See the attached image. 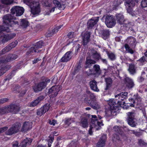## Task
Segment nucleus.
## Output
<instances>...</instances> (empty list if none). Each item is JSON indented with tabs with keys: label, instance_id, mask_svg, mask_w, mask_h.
I'll use <instances>...</instances> for the list:
<instances>
[{
	"label": "nucleus",
	"instance_id": "nucleus-9",
	"mask_svg": "<svg viewBox=\"0 0 147 147\" xmlns=\"http://www.w3.org/2000/svg\"><path fill=\"white\" fill-rule=\"evenodd\" d=\"M127 121L128 124L132 127H135L137 124L136 119L134 118L135 113L133 112L128 113Z\"/></svg>",
	"mask_w": 147,
	"mask_h": 147
},
{
	"label": "nucleus",
	"instance_id": "nucleus-44",
	"mask_svg": "<svg viewBox=\"0 0 147 147\" xmlns=\"http://www.w3.org/2000/svg\"><path fill=\"white\" fill-rule=\"evenodd\" d=\"M79 144V142L77 140H75L72 141L69 144V146L71 147H76Z\"/></svg>",
	"mask_w": 147,
	"mask_h": 147
},
{
	"label": "nucleus",
	"instance_id": "nucleus-23",
	"mask_svg": "<svg viewBox=\"0 0 147 147\" xmlns=\"http://www.w3.org/2000/svg\"><path fill=\"white\" fill-rule=\"evenodd\" d=\"M1 3L3 4H0V9L5 7V6L11 5L14 2L13 0H1Z\"/></svg>",
	"mask_w": 147,
	"mask_h": 147
},
{
	"label": "nucleus",
	"instance_id": "nucleus-18",
	"mask_svg": "<svg viewBox=\"0 0 147 147\" xmlns=\"http://www.w3.org/2000/svg\"><path fill=\"white\" fill-rule=\"evenodd\" d=\"M106 140V135H103L99 139L98 142L97 143L96 146L97 147H104L105 144Z\"/></svg>",
	"mask_w": 147,
	"mask_h": 147
},
{
	"label": "nucleus",
	"instance_id": "nucleus-17",
	"mask_svg": "<svg viewBox=\"0 0 147 147\" xmlns=\"http://www.w3.org/2000/svg\"><path fill=\"white\" fill-rule=\"evenodd\" d=\"M45 97L43 95H41L38 97L36 99L34 100L30 104V107H34L37 105Z\"/></svg>",
	"mask_w": 147,
	"mask_h": 147
},
{
	"label": "nucleus",
	"instance_id": "nucleus-32",
	"mask_svg": "<svg viewBox=\"0 0 147 147\" xmlns=\"http://www.w3.org/2000/svg\"><path fill=\"white\" fill-rule=\"evenodd\" d=\"M113 130L117 133L120 135H122L123 133L122 130V127L119 126H114L113 128Z\"/></svg>",
	"mask_w": 147,
	"mask_h": 147
},
{
	"label": "nucleus",
	"instance_id": "nucleus-48",
	"mask_svg": "<svg viewBox=\"0 0 147 147\" xmlns=\"http://www.w3.org/2000/svg\"><path fill=\"white\" fill-rule=\"evenodd\" d=\"M19 90V96H24L26 93L27 91L25 88H21L20 90L19 89L18 90Z\"/></svg>",
	"mask_w": 147,
	"mask_h": 147
},
{
	"label": "nucleus",
	"instance_id": "nucleus-62",
	"mask_svg": "<svg viewBox=\"0 0 147 147\" xmlns=\"http://www.w3.org/2000/svg\"><path fill=\"white\" fill-rule=\"evenodd\" d=\"M7 129L8 127H4L0 128V134L4 132Z\"/></svg>",
	"mask_w": 147,
	"mask_h": 147
},
{
	"label": "nucleus",
	"instance_id": "nucleus-7",
	"mask_svg": "<svg viewBox=\"0 0 147 147\" xmlns=\"http://www.w3.org/2000/svg\"><path fill=\"white\" fill-rule=\"evenodd\" d=\"M92 124L90 126V128L88 131L89 134L91 135L92 134V128H94L95 130H98L101 128V126L103 125L102 122H98L96 119L95 120L92 119L91 121Z\"/></svg>",
	"mask_w": 147,
	"mask_h": 147
},
{
	"label": "nucleus",
	"instance_id": "nucleus-34",
	"mask_svg": "<svg viewBox=\"0 0 147 147\" xmlns=\"http://www.w3.org/2000/svg\"><path fill=\"white\" fill-rule=\"evenodd\" d=\"M96 63V61L94 60L89 59H86L85 63L86 68L90 67L92 64Z\"/></svg>",
	"mask_w": 147,
	"mask_h": 147
},
{
	"label": "nucleus",
	"instance_id": "nucleus-1",
	"mask_svg": "<svg viewBox=\"0 0 147 147\" xmlns=\"http://www.w3.org/2000/svg\"><path fill=\"white\" fill-rule=\"evenodd\" d=\"M127 92H121L115 96V97L116 98L117 100H118L117 101V103L119 106H120L122 107L124 109H127L129 107H134V104L135 102L134 100L131 99V101L133 103V104L131 103H127V105L125 103L124 101L127 98Z\"/></svg>",
	"mask_w": 147,
	"mask_h": 147
},
{
	"label": "nucleus",
	"instance_id": "nucleus-49",
	"mask_svg": "<svg viewBox=\"0 0 147 147\" xmlns=\"http://www.w3.org/2000/svg\"><path fill=\"white\" fill-rule=\"evenodd\" d=\"M45 113L44 111L43 110L42 108L38 110L36 112L37 115L40 116H42Z\"/></svg>",
	"mask_w": 147,
	"mask_h": 147
},
{
	"label": "nucleus",
	"instance_id": "nucleus-35",
	"mask_svg": "<svg viewBox=\"0 0 147 147\" xmlns=\"http://www.w3.org/2000/svg\"><path fill=\"white\" fill-rule=\"evenodd\" d=\"M125 5L129 7V8H131L134 7L135 5V3L133 0H125Z\"/></svg>",
	"mask_w": 147,
	"mask_h": 147
},
{
	"label": "nucleus",
	"instance_id": "nucleus-58",
	"mask_svg": "<svg viewBox=\"0 0 147 147\" xmlns=\"http://www.w3.org/2000/svg\"><path fill=\"white\" fill-rule=\"evenodd\" d=\"M2 55L1 54H0V56ZM6 58L4 57H0V63H3L4 62H6Z\"/></svg>",
	"mask_w": 147,
	"mask_h": 147
},
{
	"label": "nucleus",
	"instance_id": "nucleus-20",
	"mask_svg": "<svg viewBox=\"0 0 147 147\" xmlns=\"http://www.w3.org/2000/svg\"><path fill=\"white\" fill-rule=\"evenodd\" d=\"M32 128V123L29 122H25L22 125V131L25 132L29 130Z\"/></svg>",
	"mask_w": 147,
	"mask_h": 147
},
{
	"label": "nucleus",
	"instance_id": "nucleus-33",
	"mask_svg": "<svg viewBox=\"0 0 147 147\" xmlns=\"http://www.w3.org/2000/svg\"><path fill=\"white\" fill-rule=\"evenodd\" d=\"M95 75H100L101 73V70L100 69V66L98 65H95L93 67L92 69Z\"/></svg>",
	"mask_w": 147,
	"mask_h": 147
},
{
	"label": "nucleus",
	"instance_id": "nucleus-41",
	"mask_svg": "<svg viewBox=\"0 0 147 147\" xmlns=\"http://www.w3.org/2000/svg\"><path fill=\"white\" fill-rule=\"evenodd\" d=\"M21 25L22 28H26L28 26V22L27 20L22 19L21 21Z\"/></svg>",
	"mask_w": 147,
	"mask_h": 147
},
{
	"label": "nucleus",
	"instance_id": "nucleus-10",
	"mask_svg": "<svg viewBox=\"0 0 147 147\" xmlns=\"http://www.w3.org/2000/svg\"><path fill=\"white\" fill-rule=\"evenodd\" d=\"M53 4L54 5L55 7H53L50 10V12H47L45 13V15H48L50 14V13L53 12L55 11L56 7H57L60 9H64L65 7L64 5H61V3L59 1L57 0H54L53 1Z\"/></svg>",
	"mask_w": 147,
	"mask_h": 147
},
{
	"label": "nucleus",
	"instance_id": "nucleus-53",
	"mask_svg": "<svg viewBox=\"0 0 147 147\" xmlns=\"http://www.w3.org/2000/svg\"><path fill=\"white\" fill-rule=\"evenodd\" d=\"M131 131L132 132V133L137 137H139L142 135V134L140 132H137L134 130Z\"/></svg>",
	"mask_w": 147,
	"mask_h": 147
},
{
	"label": "nucleus",
	"instance_id": "nucleus-59",
	"mask_svg": "<svg viewBox=\"0 0 147 147\" xmlns=\"http://www.w3.org/2000/svg\"><path fill=\"white\" fill-rule=\"evenodd\" d=\"M67 36L69 38H71L74 37V32H69L67 34Z\"/></svg>",
	"mask_w": 147,
	"mask_h": 147
},
{
	"label": "nucleus",
	"instance_id": "nucleus-55",
	"mask_svg": "<svg viewBox=\"0 0 147 147\" xmlns=\"http://www.w3.org/2000/svg\"><path fill=\"white\" fill-rule=\"evenodd\" d=\"M137 61H138L141 63H143L147 61L146 57L144 56H142L140 58V59L138 60Z\"/></svg>",
	"mask_w": 147,
	"mask_h": 147
},
{
	"label": "nucleus",
	"instance_id": "nucleus-8",
	"mask_svg": "<svg viewBox=\"0 0 147 147\" xmlns=\"http://www.w3.org/2000/svg\"><path fill=\"white\" fill-rule=\"evenodd\" d=\"M105 22L107 27L111 28L114 26L116 24V20L112 16L106 15L105 18Z\"/></svg>",
	"mask_w": 147,
	"mask_h": 147
},
{
	"label": "nucleus",
	"instance_id": "nucleus-43",
	"mask_svg": "<svg viewBox=\"0 0 147 147\" xmlns=\"http://www.w3.org/2000/svg\"><path fill=\"white\" fill-rule=\"evenodd\" d=\"M127 40L128 42L129 43V44L132 45H134L136 42V40L135 38L132 37L128 38Z\"/></svg>",
	"mask_w": 147,
	"mask_h": 147
},
{
	"label": "nucleus",
	"instance_id": "nucleus-39",
	"mask_svg": "<svg viewBox=\"0 0 147 147\" xmlns=\"http://www.w3.org/2000/svg\"><path fill=\"white\" fill-rule=\"evenodd\" d=\"M8 113L9 112L7 106L5 107L0 109V115Z\"/></svg>",
	"mask_w": 147,
	"mask_h": 147
},
{
	"label": "nucleus",
	"instance_id": "nucleus-40",
	"mask_svg": "<svg viewBox=\"0 0 147 147\" xmlns=\"http://www.w3.org/2000/svg\"><path fill=\"white\" fill-rule=\"evenodd\" d=\"M107 54L109 58L111 60L113 61L116 59V56L114 53L111 52H107Z\"/></svg>",
	"mask_w": 147,
	"mask_h": 147
},
{
	"label": "nucleus",
	"instance_id": "nucleus-45",
	"mask_svg": "<svg viewBox=\"0 0 147 147\" xmlns=\"http://www.w3.org/2000/svg\"><path fill=\"white\" fill-rule=\"evenodd\" d=\"M124 47L126 49V50L127 51L128 53H129L131 54H133L134 53L133 50L130 48L128 45L125 44V45Z\"/></svg>",
	"mask_w": 147,
	"mask_h": 147
},
{
	"label": "nucleus",
	"instance_id": "nucleus-13",
	"mask_svg": "<svg viewBox=\"0 0 147 147\" xmlns=\"http://www.w3.org/2000/svg\"><path fill=\"white\" fill-rule=\"evenodd\" d=\"M124 82L126 86L128 89H131L134 86L135 84L133 80L128 77H125Z\"/></svg>",
	"mask_w": 147,
	"mask_h": 147
},
{
	"label": "nucleus",
	"instance_id": "nucleus-30",
	"mask_svg": "<svg viewBox=\"0 0 147 147\" xmlns=\"http://www.w3.org/2000/svg\"><path fill=\"white\" fill-rule=\"evenodd\" d=\"M18 57V56L15 54H10L8 55L6 57V62H9L15 60Z\"/></svg>",
	"mask_w": 147,
	"mask_h": 147
},
{
	"label": "nucleus",
	"instance_id": "nucleus-28",
	"mask_svg": "<svg viewBox=\"0 0 147 147\" xmlns=\"http://www.w3.org/2000/svg\"><path fill=\"white\" fill-rule=\"evenodd\" d=\"M115 17L117 22L119 24H121L124 22V16L121 13H117Z\"/></svg>",
	"mask_w": 147,
	"mask_h": 147
},
{
	"label": "nucleus",
	"instance_id": "nucleus-16",
	"mask_svg": "<svg viewBox=\"0 0 147 147\" xmlns=\"http://www.w3.org/2000/svg\"><path fill=\"white\" fill-rule=\"evenodd\" d=\"M16 36L15 33H11L1 36V42L2 43L7 42L9 40L13 38Z\"/></svg>",
	"mask_w": 147,
	"mask_h": 147
},
{
	"label": "nucleus",
	"instance_id": "nucleus-27",
	"mask_svg": "<svg viewBox=\"0 0 147 147\" xmlns=\"http://www.w3.org/2000/svg\"><path fill=\"white\" fill-rule=\"evenodd\" d=\"M90 105L93 109H94L97 110L100 108V104L96 100H91L90 103Z\"/></svg>",
	"mask_w": 147,
	"mask_h": 147
},
{
	"label": "nucleus",
	"instance_id": "nucleus-60",
	"mask_svg": "<svg viewBox=\"0 0 147 147\" xmlns=\"http://www.w3.org/2000/svg\"><path fill=\"white\" fill-rule=\"evenodd\" d=\"M138 143L142 146L145 145L146 143L141 139L138 140Z\"/></svg>",
	"mask_w": 147,
	"mask_h": 147
},
{
	"label": "nucleus",
	"instance_id": "nucleus-54",
	"mask_svg": "<svg viewBox=\"0 0 147 147\" xmlns=\"http://www.w3.org/2000/svg\"><path fill=\"white\" fill-rule=\"evenodd\" d=\"M9 101V99L7 98H3L0 99V104H2Z\"/></svg>",
	"mask_w": 147,
	"mask_h": 147
},
{
	"label": "nucleus",
	"instance_id": "nucleus-52",
	"mask_svg": "<svg viewBox=\"0 0 147 147\" xmlns=\"http://www.w3.org/2000/svg\"><path fill=\"white\" fill-rule=\"evenodd\" d=\"M18 43V41L16 40L14 42H12L9 45L11 48V49H12V48L15 47L17 45Z\"/></svg>",
	"mask_w": 147,
	"mask_h": 147
},
{
	"label": "nucleus",
	"instance_id": "nucleus-63",
	"mask_svg": "<svg viewBox=\"0 0 147 147\" xmlns=\"http://www.w3.org/2000/svg\"><path fill=\"white\" fill-rule=\"evenodd\" d=\"M82 61L81 60H80L79 61V64H78L76 68L75 69V70L76 71H77L79 69H80L81 68V65L80 63H82Z\"/></svg>",
	"mask_w": 147,
	"mask_h": 147
},
{
	"label": "nucleus",
	"instance_id": "nucleus-26",
	"mask_svg": "<svg viewBox=\"0 0 147 147\" xmlns=\"http://www.w3.org/2000/svg\"><path fill=\"white\" fill-rule=\"evenodd\" d=\"M89 84L90 88L92 90L96 92H98L99 91V90L97 86V82L93 80L90 81L89 82Z\"/></svg>",
	"mask_w": 147,
	"mask_h": 147
},
{
	"label": "nucleus",
	"instance_id": "nucleus-50",
	"mask_svg": "<svg viewBox=\"0 0 147 147\" xmlns=\"http://www.w3.org/2000/svg\"><path fill=\"white\" fill-rule=\"evenodd\" d=\"M86 73L88 76L91 75H95V73H94L92 69H89L88 70L86 71Z\"/></svg>",
	"mask_w": 147,
	"mask_h": 147
},
{
	"label": "nucleus",
	"instance_id": "nucleus-21",
	"mask_svg": "<svg viewBox=\"0 0 147 147\" xmlns=\"http://www.w3.org/2000/svg\"><path fill=\"white\" fill-rule=\"evenodd\" d=\"M90 37V34L89 32H86L83 36V44L84 46L89 42Z\"/></svg>",
	"mask_w": 147,
	"mask_h": 147
},
{
	"label": "nucleus",
	"instance_id": "nucleus-4",
	"mask_svg": "<svg viewBox=\"0 0 147 147\" xmlns=\"http://www.w3.org/2000/svg\"><path fill=\"white\" fill-rule=\"evenodd\" d=\"M44 45V43L42 41H40L37 42L29 49L26 53V55H30L34 53L40 52V50L38 49L41 48Z\"/></svg>",
	"mask_w": 147,
	"mask_h": 147
},
{
	"label": "nucleus",
	"instance_id": "nucleus-2",
	"mask_svg": "<svg viewBox=\"0 0 147 147\" xmlns=\"http://www.w3.org/2000/svg\"><path fill=\"white\" fill-rule=\"evenodd\" d=\"M14 15L12 14H7L4 16L3 18V28H5L7 29L9 28V27H13L18 26V22L16 20L14 21Z\"/></svg>",
	"mask_w": 147,
	"mask_h": 147
},
{
	"label": "nucleus",
	"instance_id": "nucleus-37",
	"mask_svg": "<svg viewBox=\"0 0 147 147\" xmlns=\"http://www.w3.org/2000/svg\"><path fill=\"white\" fill-rule=\"evenodd\" d=\"M109 31L108 30H104L102 32V37L104 39H107L109 35Z\"/></svg>",
	"mask_w": 147,
	"mask_h": 147
},
{
	"label": "nucleus",
	"instance_id": "nucleus-31",
	"mask_svg": "<svg viewBox=\"0 0 147 147\" xmlns=\"http://www.w3.org/2000/svg\"><path fill=\"white\" fill-rule=\"evenodd\" d=\"M91 55L93 58L95 59L99 60L100 59V56L99 53L94 50H92L90 51Z\"/></svg>",
	"mask_w": 147,
	"mask_h": 147
},
{
	"label": "nucleus",
	"instance_id": "nucleus-15",
	"mask_svg": "<svg viewBox=\"0 0 147 147\" xmlns=\"http://www.w3.org/2000/svg\"><path fill=\"white\" fill-rule=\"evenodd\" d=\"M99 20V17L92 18L89 20L88 22L87 28L89 29H91L98 22Z\"/></svg>",
	"mask_w": 147,
	"mask_h": 147
},
{
	"label": "nucleus",
	"instance_id": "nucleus-46",
	"mask_svg": "<svg viewBox=\"0 0 147 147\" xmlns=\"http://www.w3.org/2000/svg\"><path fill=\"white\" fill-rule=\"evenodd\" d=\"M86 93L90 96L92 100H96L95 96L93 94L91 93L90 92L89 90H87Z\"/></svg>",
	"mask_w": 147,
	"mask_h": 147
},
{
	"label": "nucleus",
	"instance_id": "nucleus-22",
	"mask_svg": "<svg viewBox=\"0 0 147 147\" xmlns=\"http://www.w3.org/2000/svg\"><path fill=\"white\" fill-rule=\"evenodd\" d=\"M32 141V139L30 138H26L20 143L18 147H26L28 145H29Z\"/></svg>",
	"mask_w": 147,
	"mask_h": 147
},
{
	"label": "nucleus",
	"instance_id": "nucleus-38",
	"mask_svg": "<svg viewBox=\"0 0 147 147\" xmlns=\"http://www.w3.org/2000/svg\"><path fill=\"white\" fill-rule=\"evenodd\" d=\"M8 69V66H5L0 69V76L3 74Z\"/></svg>",
	"mask_w": 147,
	"mask_h": 147
},
{
	"label": "nucleus",
	"instance_id": "nucleus-36",
	"mask_svg": "<svg viewBox=\"0 0 147 147\" xmlns=\"http://www.w3.org/2000/svg\"><path fill=\"white\" fill-rule=\"evenodd\" d=\"M63 26V25H62L55 28L54 29H53L51 32H49L48 33V36H51V35H53L55 33L57 32Z\"/></svg>",
	"mask_w": 147,
	"mask_h": 147
},
{
	"label": "nucleus",
	"instance_id": "nucleus-61",
	"mask_svg": "<svg viewBox=\"0 0 147 147\" xmlns=\"http://www.w3.org/2000/svg\"><path fill=\"white\" fill-rule=\"evenodd\" d=\"M71 121H72L71 120V119H66L65 120V123L68 125H69L71 124Z\"/></svg>",
	"mask_w": 147,
	"mask_h": 147
},
{
	"label": "nucleus",
	"instance_id": "nucleus-57",
	"mask_svg": "<svg viewBox=\"0 0 147 147\" xmlns=\"http://www.w3.org/2000/svg\"><path fill=\"white\" fill-rule=\"evenodd\" d=\"M113 137L114 140L115 141L116 140H120V138L119 136L116 134H115L113 135Z\"/></svg>",
	"mask_w": 147,
	"mask_h": 147
},
{
	"label": "nucleus",
	"instance_id": "nucleus-56",
	"mask_svg": "<svg viewBox=\"0 0 147 147\" xmlns=\"http://www.w3.org/2000/svg\"><path fill=\"white\" fill-rule=\"evenodd\" d=\"M105 113L106 115L107 116H110L111 115H112V114L111 113V109H109L106 110L105 111Z\"/></svg>",
	"mask_w": 147,
	"mask_h": 147
},
{
	"label": "nucleus",
	"instance_id": "nucleus-29",
	"mask_svg": "<svg viewBox=\"0 0 147 147\" xmlns=\"http://www.w3.org/2000/svg\"><path fill=\"white\" fill-rule=\"evenodd\" d=\"M136 68L135 65L134 64L130 63L129 64L128 70L131 74L133 75L136 73Z\"/></svg>",
	"mask_w": 147,
	"mask_h": 147
},
{
	"label": "nucleus",
	"instance_id": "nucleus-64",
	"mask_svg": "<svg viewBox=\"0 0 147 147\" xmlns=\"http://www.w3.org/2000/svg\"><path fill=\"white\" fill-rule=\"evenodd\" d=\"M18 142L17 141H16L13 142L12 145L13 146V147H18Z\"/></svg>",
	"mask_w": 147,
	"mask_h": 147
},
{
	"label": "nucleus",
	"instance_id": "nucleus-6",
	"mask_svg": "<svg viewBox=\"0 0 147 147\" xmlns=\"http://www.w3.org/2000/svg\"><path fill=\"white\" fill-rule=\"evenodd\" d=\"M21 126V124L20 123L17 122L15 123L12 125V127L6 131V134L11 135L18 132L20 130Z\"/></svg>",
	"mask_w": 147,
	"mask_h": 147
},
{
	"label": "nucleus",
	"instance_id": "nucleus-12",
	"mask_svg": "<svg viewBox=\"0 0 147 147\" xmlns=\"http://www.w3.org/2000/svg\"><path fill=\"white\" fill-rule=\"evenodd\" d=\"M24 9L23 7L16 6L11 9V13L13 15L16 14V16H19L23 14Z\"/></svg>",
	"mask_w": 147,
	"mask_h": 147
},
{
	"label": "nucleus",
	"instance_id": "nucleus-3",
	"mask_svg": "<svg viewBox=\"0 0 147 147\" xmlns=\"http://www.w3.org/2000/svg\"><path fill=\"white\" fill-rule=\"evenodd\" d=\"M23 2L30 7L32 14L36 15L39 14L40 11V5L38 1H33L32 0H24Z\"/></svg>",
	"mask_w": 147,
	"mask_h": 147
},
{
	"label": "nucleus",
	"instance_id": "nucleus-19",
	"mask_svg": "<svg viewBox=\"0 0 147 147\" xmlns=\"http://www.w3.org/2000/svg\"><path fill=\"white\" fill-rule=\"evenodd\" d=\"M71 58V52L69 51L66 53L61 58L60 61L62 62H67L69 61Z\"/></svg>",
	"mask_w": 147,
	"mask_h": 147
},
{
	"label": "nucleus",
	"instance_id": "nucleus-11",
	"mask_svg": "<svg viewBox=\"0 0 147 147\" xmlns=\"http://www.w3.org/2000/svg\"><path fill=\"white\" fill-rule=\"evenodd\" d=\"M61 89V87L60 85L54 86L49 89L48 93L50 94L52 97H54L57 96L58 92Z\"/></svg>",
	"mask_w": 147,
	"mask_h": 147
},
{
	"label": "nucleus",
	"instance_id": "nucleus-5",
	"mask_svg": "<svg viewBox=\"0 0 147 147\" xmlns=\"http://www.w3.org/2000/svg\"><path fill=\"white\" fill-rule=\"evenodd\" d=\"M50 82V80L48 78L43 80L42 82L35 85L33 87V88L34 91L36 92L41 91L46 87L48 83Z\"/></svg>",
	"mask_w": 147,
	"mask_h": 147
},
{
	"label": "nucleus",
	"instance_id": "nucleus-24",
	"mask_svg": "<svg viewBox=\"0 0 147 147\" xmlns=\"http://www.w3.org/2000/svg\"><path fill=\"white\" fill-rule=\"evenodd\" d=\"M108 104L110 106V108L112 109H117L118 105L116 104L113 99H111L108 101Z\"/></svg>",
	"mask_w": 147,
	"mask_h": 147
},
{
	"label": "nucleus",
	"instance_id": "nucleus-25",
	"mask_svg": "<svg viewBox=\"0 0 147 147\" xmlns=\"http://www.w3.org/2000/svg\"><path fill=\"white\" fill-rule=\"evenodd\" d=\"M105 81L106 84V87L105 90H107L112 86L113 81L111 78L110 77L105 78Z\"/></svg>",
	"mask_w": 147,
	"mask_h": 147
},
{
	"label": "nucleus",
	"instance_id": "nucleus-47",
	"mask_svg": "<svg viewBox=\"0 0 147 147\" xmlns=\"http://www.w3.org/2000/svg\"><path fill=\"white\" fill-rule=\"evenodd\" d=\"M50 105L49 104H47L45 105L41 108L44 111L45 113L47 111H48L50 108Z\"/></svg>",
	"mask_w": 147,
	"mask_h": 147
},
{
	"label": "nucleus",
	"instance_id": "nucleus-51",
	"mask_svg": "<svg viewBox=\"0 0 147 147\" xmlns=\"http://www.w3.org/2000/svg\"><path fill=\"white\" fill-rule=\"evenodd\" d=\"M141 5L142 7H147V0H142Z\"/></svg>",
	"mask_w": 147,
	"mask_h": 147
},
{
	"label": "nucleus",
	"instance_id": "nucleus-14",
	"mask_svg": "<svg viewBox=\"0 0 147 147\" xmlns=\"http://www.w3.org/2000/svg\"><path fill=\"white\" fill-rule=\"evenodd\" d=\"M7 106L9 112H12L13 113L16 114L20 111V108L16 105L11 104Z\"/></svg>",
	"mask_w": 147,
	"mask_h": 147
},
{
	"label": "nucleus",
	"instance_id": "nucleus-42",
	"mask_svg": "<svg viewBox=\"0 0 147 147\" xmlns=\"http://www.w3.org/2000/svg\"><path fill=\"white\" fill-rule=\"evenodd\" d=\"M81 123L82 126L84 128L87 127L88 126L87 120L86 118L82 119L81 121Z\"/></svg>",
	"mask_w": 147,
	"mask_h": 147
}]
</instances>
